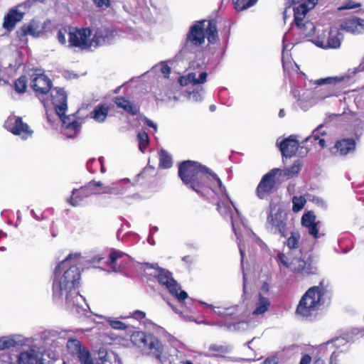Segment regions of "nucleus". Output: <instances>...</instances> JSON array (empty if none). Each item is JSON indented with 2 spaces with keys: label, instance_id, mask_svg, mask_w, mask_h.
Wrapping results in <instances>:
<instances>
[{
  "label": "nucleus",
  "instance_id": "nucleus-1",
  "mask_svg": "<svg viewBox=\"0 0 364 364\" xmlns=\"http://www.w3.org/2000/svg\"><path fill=\"white\" fill-rule=\"evenodd\" d=\"M178 176L187 188L195 191L201 197L208 195L210 190L218 195L217 210L224 219L229 220L231 222L232 230L237 237L241 257V269L243 274L242 303L240 306L226 308L215 307L202 301H200L199 303L211 309L215 314L221 317L226 318L237 313L239 311H242L243 316L248 318L250 315V300L247 289L248 277L244 267L245 247L242 242L245 237L250 236V229L245 224L238 210L235 207L228 195L225 187L216 174L210 173L209 170H178Z\"/></svg>",
  "mask_w": 364,
  "mask_h": 364
},
{
  "label": "nucleus",
  "instance_id": "nucleus-2",
  "mask_svg": "<svg viewBox=\"0 0 364 364\" xmlns=\"http://www.w3.org/2000/svg\"><path fill=\"white\" fill-rule=\"evenodd\" d=\"M80 257L79 253L68 255L55 267L53 279V299H65L67 307L71 310L76 309L77 312L83 309V304L85 303V298L77 291L81 277L77 267Z\"/></svg>",
  "mask_w": 364,
  "mask_h": 364
},
{
  "label": "nucleus",
  "instance_id": "nucleus-3",
  "mask_svg": "<svg viewBox=\"0 0 364 364\" xmlns=\"http://www.w3.org/2000/svg\"><path fill=\"white\" fill-rule=\"evenodd\" d=\"M205 21H196L190 27L180 50V54L196 53L205 43V38L210 43H214L218 41V36L215 21H208L207 26H205Z\"/></svg>",
  "mask_w": 364,
  "mask_h": 364
},
{
  "label": "nucleus",
  "instance_id": "nucleus-4",
  "mask_svg": "<svg viewBox=\"0 0 364 364\" xmlns=\"http://www.w3.org/2000/svg\"><path fill=\"white\" fill-rule=\"evenodd\" d=\"M133 336L136 342L149 350V353L155 356L162 363L168 360L169 364H171L174 361V357L178 355V350L176 348L164 346L156 336L151 333L137 332Z\"/></svg>",
  "mask_w": 364,
  "mask_h": 364
},
{
  "label": "nucleus",
  "instance_id": "nucleus-5",
  "mask_svg": "<svg viewBox=\"0 0 364 364\" xmlns=\"http://www.w3.org/2000/svg\"><path fill=\"white\" fill-rule=\"evenodd\" d=\"M297 82L291 87V93L296 100L295 105L303 111H307L314 105L316 103L315 101V91L312 90L311 86L318 85L316 80H307L304 73L300 72L296 73ZM321 85H318L321 86Z\"/></svg>",
  "mask_w": 364,
  "mask_h": 364
},
{
  "label": "nucleus",
  "instance_id": "nucleus-6",
  "mask_svg": "<svg viewBox=\"0 0 364 364\" xmlns=\"http://www.w3.org/2000/svg\"><path fill=\"white\" fill-rule=\"evenodd\" d=\"M323 289L319 286L309 288L301 298L296 314L304 319L311 321L317 314L321 303Z\"/></svg>",
  "mask_w": 364,
  "mask_h": 364
},
{
  "label": "nucleus",
  "instance_id": "nucleus-7",
  "mask_svg": "<svg viewBox=\"0 0 364 364\" xmlns=\"http://www.w3.org/2000/svg\"><path fill=\"white\" fill-rule=\"evenodd\" d=\"M144 267L145 269L148 268L154 269L156 270L155 276L157 277L158 282L164 285L168 291L177 298L181 307L184 305L191 311V307L188 305L191 304L192 299L188 298V294L185 291L181 290V287L173 278L172 274L169 271L159 267L157 264L145 263Z\"/></svg>",
  "mask_w": 364,
  "mask_h": 364
},
{
  "label": "nucleus",
  "instance_id": "nucleus-8",
  "mask_svg": "<svg viewBox=\"0 0 364 364\" xmlns=\"http://www.w3.org/2000/svg\"><path fill=\"white\" fill-rule=\"evenodd\" d=\"M266 225L272 233L279 234L282 237H287V213L283 203L271 200Z\"/></svg>",
  "mask_w": 364,
  "mask_h": 364
},
{
  "label": "nucleus",
  "instance_id": "nucleus-9",
  "mask_svg": "<svg viewBox=\"0 0 364 364\" xmlns=\"http://www.w3.org/2000/svg\"><path fill=\"white\" fill-rule=\"evenodd\" d=\"M348 340L338 337L321 344L318 353L322 356L330 355L329 364H346L349 358Z\"/></svg>",
  "mask_w": 364,
  "mask_h": 364
},
{
  "label": "nucleus",
  "instance_id": "nucleus-10",
  "mask_svg": "<svg viewBox=\"0 0 364 364\" xmlns=\"http://www.w3.org/2000/svg\"><path fill=\"white\" fill-rule=\"evenodd\" d=\"M64 332L57 330H46L33 339V343H38V346L47 353L49 358H54V350L63 345Z\"/></svg>",
  "mask_w": 364,
  "mask_h": 364
},
{
  "label": "nucleus",
  "instance_id": "nucleus-11",
  "mask_svg": "<svg viewBox=\"0 0 364 364\" xmlns=\"http://www.w3.org/2000/svg\"><path fill=\"white\" fill-rule=\"evenodd\" d=\"M24 344L20 336H3L0 338V361L6 364L14 363L18 353Z\"/></svg>",
  "mask_w": 364,
  "mask_h": 364
},
{
  "label": "nucleus",
  "instance_id": "nucleus-12",
  "mask_svg": "<svg viewBox=\"0 0 364 364\" xmlns=\"http://www.w3.org/2000/svg\"><path fill=\"white\" fill-rule=\"evenodd\" d=\"M289 269L294 274L306 277L316 274L317 272L316 266L313 264L311 257L309 256L306 259L304 257L301 251L294 255L289 262Z\"/></svg>",
  "mask_w": 364,
  "mask_h": 364
},
{
  "label": "nucleus",
  "instance_id": "nucleus-13",
  "mask_svg": "<svg viewBox=\"0 0 364 364\" xmlns=\"http://www.w3.org/2000/svg\"><path fill=\"white\" fill-rule=\"evenodd\" d=\"M92 32L88 28H73L68 33V46L80 50H90L93 46L90 39Z\"/></svg>",
  "mask_w": 364,
  "mask_h": 364
},
{
  "label": "nucleus",
  "instance_id": "nucleus-14",
  "mask_svg": "<svg viewBox=\"0 0 364 364\" xmlns=\"http://www.w3.org/2000/svg\"><path fill=\"white\" fill-rule=\"evenodd\" d=\"M342 34L336 28H331L329 31H325L318 36L315 44L321 48H338L341 44Z\"/></svg>",
  "mask_w": 364,
  "mask_h": 364
},
{
  "label": "nucleus",
  "instance_id": "nucleus-15",
  "mask_svg": "<svg viewBox=\"0 0 364 364\" xmlns=\"http://www.w3.org/2000/svg\"><path fill=\"white\" fill-rule=\"evenodd\" d=\"M4 127L13 134L21 136L23 139L31 137L33 131L29 126L22 121L19 117L11 115L4 122Z\"/></svg>",
  "mask_w": 364,
  "mask_h": 364
},
{
  "label": "nucleus",
  "instance_id": "nucleus-16",
  "mask_svg": "<svg viewBox=\"0 0 364 364\" xmlns=\"http://www.w3.org/2000/svg\"><path fill=\"white\" fill-rule=\"evenodd\" d=\"M70 355L77 359L80 364H94L90 350L82 346L77 339H69L66 343Z\"/></svg>",
  "mask_w": 364,
  "mask_h": 364
},
{
  "label": "nucleus",
  "instance_id": "nucleus-17",
  "mask_svg": "<svg viewBox=\"0 0 364 364\" xmlns=\"http://www.w3.org/2000/svg\"><path fill=\"white\" fill-rule=\"evenodd\" d=\"M232 347L231 345L223 343H212L205 347V350L200 353V355L209 358L210 361L215 359L225 358L226 355L231 353Z\"/></svg>",
  "mask_w": 364,
  "mask_h": 364
},
{
  "label": "nucleus",
  "instance_id": "nucleus-18",
  "mask_svg": "<svg viewBox=\"0 0 364 364\" xmlns=\"http://www.w3.org/2000/svg\"><path fill=\"white\" fill-rule=\"evenodd\" d=\"M31 86L41 99V97L51 92L52 82L46 75L35 73L31 75Z\"/></svg>",
  "mask_w": 364,
  "mask_h": 364
},
{
  "label": "nucleus",
  "instance_id": "nucleus-19",
  "mask_svg": "<svg viewBox=\"0 0 364 364\" xmlns=\"http://www.w3.org/2000/svg\"><path fill=\"white\" fill-rule=\"evenodd\" d=\"M50 97L56 114L62 117L68 109L66 92L62 88L54 87L51 90Z\"/></svg>",
  "mask_w": 364,
  "mask_h": 364
},
{
  "label": "nucleus",
  "instance_id": "nucleus-20",
  "mask_svg": "<svg viewBox=\"0 0 364 364\" xmlns=\"http://www.w3.org/2000/svg\"><path fill=\"white\" fill-rule=\"evenodd\" d=\"M363 70L364 58L358 67L349 69L345 75H341L339 77H328L325 78H320L318 79L316 83L318 85H331L336 84L341 81L346 82V83H350L353 81V77L357 73L362 72Z\"/></svg>",
  "mask_w": 364,
  "mask_h": 364
},
{
  "label": "nucleus",
  "instance_id": "nucleus-21",
  "mask_svg": "<svg viewBox=\"0 0 364 364\" xmlns=\"http://www.w3.org/2000/svg\"><path fill=\"white\" fill-rule=\"evenodd\" d=\"M63 122V134L67 138H73L80 130L81 123L75 119L74 115H64L59 117Z\"/></svg>",
  "mask_w": 364,
  "mask_h": 364
},
{
  "label": "nucleus",
  "instance_id": "nucleus-22",
  "mask_svg": "<svg viewBox=\"0 0 364 364\" xmlns=\"http://www.w3.org/2000/svg\"><path fill=\"white\" fill-rule=\"evenodd\" d=\"M92 194H100L97 190H90L86 184L80 188H74L72 191L71 196L67 199V202L72 206H78L87 197Z\"/></svg>",
  "mask_w": 364,
  "mask_h": 364
},
{
  "label": "nucleus",
  "instance_id": "nucleus-23",
  "mask_svg": "<svg viewBox=\"0 0 364 364\" xmlns=\"http://www.w3.org/2000/svg\"><path fill=\"white\" fill-rule=\"evenodd\" d=\"M275 178L272 177V173H267L263 176L257 188V194L260 199L266 198L272 193L275 188Z\"/></svg>",
  "mask_w": 364,
  "mask_h": 364
},
{
  "label": "nucleus",
  "instance_id": "nucleus-24",
  "mask_svg": "<svg viewBox=\"0 0 364 364\" xmlns=\"http://www.w3.org/2000/svg\"><path fill=\"white\" fill-rule=\"evenodd\" d=\"M279 145V150L283 157H291L296 154L299 148V141L294 135H291L288 138L283 139Z\"/></svg>",
  "mask_w": 364,
  "mask_h": 364
},
{
  "label": "nucleus",
  "instance_id": "nucleus-25",
  "mask_svg": "<svg viewBox=\"0 0 364 364\" xmlns=\"http://www.w3.org/2000/svg\"><path fill=\"white\" fill-rule=\"evenodd\" d=\"M317 1V0L304 1L294 8V21L296 26H301L306 14L316 6Z\"/></svg>",
  "mask_w": 364,
  "mask_h": 364
},
{
  "label": "nucleus",
  "instance_id": "nucleus-26",
  "mask_svg": "<svg viewBox=\"0 0 364 364\" xmlns=\"http://www.w3.org/2000/svg\"><path fill=\"white\" fill-rule=\"evenodd\" d=\"M316 215L313 211L305 213L301 217V225L305 228L309 234L314 239L319 237L318 222L316 221Z\"/></svg>",
  "mask_w": 364,
  "mask_h": 364
},
{
  "label": "nucleus",
  "instance_id": "nucleus-27",
  "mask_svg": "<svg viewBox=\"0 0 364 364\" xmlns=\"http://www.w3.org/2000/svg\"><path fill=\"white\" fill-rule=\"evenodd\" d=\"M114 36V31L111 28L101 27L97 29L91 39L94 47L109 43Z\"/></svg>",
  "mask_w": 364,
  "mask_h": 364
},
{
  "label": "nucleus",
  "instance_id": "nucleus-28",
  "mask_svg": "<svg viewBox=\"0 0 364 364\" xmlns=\"http://www.w3.org/2000/svg\"><path fill=\"white\" fill-rule=\"evenodd\" d=\"M132 186V183L128 178H124L119 181L112 183L109 186H105L100 194H124L127 189Z\"/></svg>",
  "mask_w": 364,
  "mask_h": 364
},
{
  "label": "nucleus",
  "instance_id": "nucleus-29",
  "mask_svg": "<svg viewBox=\"0 0 364 364\" xmlns=\"http://www.w3.org/2000/svg\"><path fill=\"white\" fill-rule=\"evenodd\" d=\"M341 27L352 34H361L364 33V19L357 17L348 18L341 23Z\"/></svg>",
  "mask_w": 364,
  "mask_h": 364
},
{
  "label": "nucleus",
  "instance_id": "nucleus-30",
  "mask_svg": "<svg viewBox=\"0 0 364 364\" xmlns=\"http://www.w3.org/2000/svg\"><path fill=\"white\" fill-rule=\"evenodd\" d=\"M207 75L206 72H200L198 74L197 72H191L186 76L180 77L178 82L181 86H186L189 84L193 85L203 84L206 81Z\"/></svg>",
  "mask_w": 364,
  "mask_h": 364
},
{
  "label": "nucleus",
  "instance_id": "nucleus-31",
  "mask_svg": "<svg viewBox=\"0 0 364 364\" xmlns=\"http://www.w3.org/2000/svg\"><path fill=\"white\" fill-rule=\"evenodd\" d=\"M97 364H122L119 355L111 350L100 348Z\"/></svg>",
  "mask_w": 364,
  "mask_h": 364
},
{
  "label": "nucleus",
  "instance_id": "nucleus-32",
  "mask_svg": "<svg viewBox=\"0 0 364 364\" xmlns=\"http://www.w3.org/2000/svg\"><path fill=\"white\" fill-rule=\"evenodd\" d=\"M336 150L335 154L341 156L347 155L348 153L353 151L355 149V142L353 139H343L338 141L334 146Z\"/></svg>",
  "mask_w": 364,
  "mask_h": 364
},
{
  "label": "nucleus",
  "instance_id": "nucleus-33",
  "mask_svg": "<svg viewBox=\"0 0 364 364\" xmlns=\"http://www.w3.org/2000/svg\"><path fill=\"white\" fill-rule=\"evenodd\" d=\"M23 16V13L17 10H11L4 17L3 27L9 31H12L16 23L22 20Z\"/></svg>",
  "mask_w": 364,
  "mask_h": 364
},
{
  "label": "nucleus",
  "instance_id": "nucleus-34",
  "mask_svg": "<svg viewBox=\"0 0 364 364\" xmlns=\"http://www.w3.org/2000/svg\"><path fill=\"white\" fill-rule=\"evenodd\" d=\"M114 103L118 107L123 109L127 113L132 115H136L139 112L138 106L132 104L124 97H117L114 99Z\"/></svg>",
  "mask_w": 364,
  "mask_h": 364
},
{
  "label": "nucleus",
  "instance_id": "nucleus-35",
  "mask_svg": "<svg viewBox=\"0 0 364 364\" xmlns=\"http://www.w3.org/2000/svg\"><path fill=\"white\" fill-rule=\"evenodd\" d=\"M21 36H32L38 37L41 33V26L38 21H31L28 23L24 24L21 28Z\"/></svg>",
  "mask_w": 364,
  "mask_h": 364
},
{
  "label": "nucleus",
  "instance_id": "nucleus-36",
  "mask_svg": "<svg viewBox=\"0 0 364 364\" xmlns=\"http://www.w3.org/2000/svg\"><path fill=\"white\" fill-rule=\"evenodd\" d=\"M300 243V234L298 232H291L290 236L287 238L285 244L291 250V255L299 253Z\"/></svg>",
  "mask_w": 364,
  "mask_h": 364
},
{
  "label": "nucleus",
  "instance_id": "nucleus-37",
  "mask_svg": "<svg viewBox=\"0 0 364 364\" xmlns=\"http://www.w3.org/2000/svg\"><path fill=\"white\" fill-rule=\"evenodd\" d=\"M108 112L109 109L106 105H99L90 113V117L98 122H103L108 115Z\"/></svg>",
  "mask_w": 364,
  "mask_h": 364
},
{
  "label": "nucleus",
  "instance_id": "nucleus-38",
  "mask_svg": "<svg viewBox=\"0 0 364 364\" xmlns=\"http://www.w3.org/2000/svg\"><path fill=\"white\" fill-rule=\"evenodd\" d=\"M124 255L125 254L123 252L119 250H113L111 251L106 263L111 267L113 272H117L119 271L120 268L119 267H117L116 262Z\"/></svg>",
  "mask_w": 364,
  "mask_h": 364
},
{
  "label": "nucleus",
  "instance_id": "nucleus-39",
  "mask_svg": "<svg viewBox=\"0 0 364 364\" xmlns=\"http://www.w3.org/2000/svg\"><path fill=\"white\" fill-rule=\"evenodd\" d=\"M323 127V126L321 124L316 129H315L313 131L312 134L306 139V141H311L312 142L313 141H318L319 146L321 148H324L326 146V141L320 137L321 135L326 134V132L322 130Z\"/></svg>",
  "mask_w": 364,
  "mask_h": 364
},
{
  "label": "nucleus",
  "instance_id": "nucleus-40",
  "mask_svg": "<svg viewBox=\"0 0 364 364\" xmlns=\"http://www.w3.org/2000/svg\"><path fill=\"white\" fill-rule=\"evenodd\" d=\"M270 306V301L269 298H264L261 296L259 297L258 302L257 303V306L252 312V315H260L263 314L269 309Z\"/></svg>",
  "mask_w": 364,
  "mask_h": 364
},
{
  "label": "nucleus",
  "instance_id": "nucleus-41",
  "mask_svg": "<svg viewBox=\"0 0 364 364\" xmlns=\"http://www.w3.org/2000/svg\"><path fill=\"white\" fill-rule=\"evenodd\" d=\"M297 27L300 30L299 34L304 37L311 36L315 33L316 27L311 21H306L304 23L301 22V26Z\"/></svg>",
  "mask_w": 364,
  "mask_h": 364
},
{
  "label": "nucleus",
  "instance_id": "nucleus-42",
  "mask_svg": "<svg viewBox=\"0 0 364 364\" xmlns=\"http://www.w3.org/2000/svg\"><path fill=\"white\" fill-rule=\"evenodd\" d=\"M137 140L139 150L141 152H144L149 144V138L147 132L145 131H139L137 134Z\"/></svg>",
  "mask_w": 364,
  "mask_h": 364
},
{
  "label": "nucleus",
  "instance_id": "nucleus-43",
  "mask_svg": "<svg viewBox=\"0 0 364 364\" xmlns=\"http://www.w3.org/2000/svg\"><path fill=\"white\" fill-rule=\"evenodd\" d=\"M159 166L164 168H168L172 166L171 157L164 149H161L159 152Z\"/></svg>",
  "mask_w": 364,
  "mask_h": 364
},
{
  "label": "nucleus",
  "instance_id": "nucleus-44",
  "mask_svg": "<svg viewBox=\"0 0 364 364\" xmlns=\"http://www.w3.org/2000/svg\"><path fill=\"white\" fill-rule=\"evenodd\" d=\"M27 80L25 76H21L14 82V89L18 93L25 92L27 87Z\"/></svg>",
  "mask_w": 364,
  "mask_h": 364
},
{
  "label": "nucleus",
  "instance_id": "nucleus-45",
  "mask_svg": "<svg viewBox=\"0 0 364 364\" xmlns=\"http://www.w3.org/2000/svg\"><path fill=\"white\" fill-rule=\"evenodd\" d=\"M301 164L299 160H296L289 168H287V178H292L301 171Z\"/></svg>",
  "mask_w": 364,
  "mask_h": 364
},
{
  "label": "nucleus",
  "instance_id": "nucleus-46",
  "mask_svg": "<svg viewBox=\"0 0 364 364\" xmlns=\"http://www.w3.org/2000/svg\"><path fill=\"white\" fill-rule=\"evenodd\" d=\"M287 33L284 34L283 37V50H282V65L284 68V70H286L288 67V64L291 63V59H287L288 56V52H287Z\"/></svg>",
  "mask_w": 364,
  "mask_h": 364
},
{
  "label": "nucleus",
  "instance_id": "nucleus-47",
  "mask_svg": "<svg viewBox=\"0 0 364 364\" xmlns=\"http://www.w3.org/2000/svg\"><path fill=\"white\" fill-rule=\"evenodd\" d=\"M292 210L297 213L304 208L306 200L302 197L294 196L292 198Z\"/></svg>",
  "mask_w": 364,
  "mask_h": 364
},
{
  "label": "nucleus",
  "instance_id": "nucleus-48",
  "mask_svg": "<svg viewBox=\"0 0 364 364\" xmlns=\"http://www.w3.org/2000/svg\"><path fill=\"white\" fill-rule=\"evenodd\" d=\"M294 255H291L290 253L289 256H286L284 253H279L277 257V260L279 264L289 269V262Z\"/></svg>",
  "mask_w": 364,
  "mask_h": 364
},
{
  "label": "nucleus",
  "instance_id": "nucleus-49",
  "mask_svg": "<svg viewBox=\"0 0 364 364\" xmlns=\"http://www.w3.org/2000/svg\"><path fill=\"white\" fill-rule=\"evenodd\" d=\"M235 8L240 11L248 9L250 6V0H232Z\"/></svg>",
  "mask_w": 364,
  "mask_h": 364
},
{
  "label": "nucleus",
  "instance_id": "nucleus-50",
  "mask_svg": "<svg viewBox=\"0 0 364 364\" xmlns=\"http://www.w3.org/2000/svg\"><path fill=\"white\" fill-rule=\"evenodd\" d=\"M268 173H272V177H274L275 179L277 177L278 178L284 179V178H287V169L284 168H275L269 171Z\"/></svg>",
  "mask_w": 364,
  "mask_h": 364
},
{
  "label": "nucleus",
  "instance_id": "nucleus-51",
  "mask_svg": "<svg viewBox=\"0 0 364 364\" xmlns=\"http://www.w3.org/2000/svg\"><path fill=\"white\" fill-rule=\"evenodd\" d=\"M252 245L258 246L261 250H265L267 248V245L252 231Z\"/></svg>",
  "mask_w": 364,
  "mask_h": 364
},
{
  "label": "nucleus",
  "instance_id": "nucleus-52",
  "mask_svg": "<svg viewBox=\"0 0 364 364\" xmlns=\"http://www.w3.org/2000/svg\"><path fill=\"white\" fill-rule=\"evenodd\" d=\"M203 90L201 88L200 90H193L191 92H188V98L191 100L195 101V102H200L203 99Z\"/></svg>",
  "mask_w": 364,
  "mask_h": 364
},
{
  "label": "nucleus",
  "instance_id": "nucleus-53",
  "mask_svg": "<svg viewBox=\"0 0 364 364\" xmlns=\"http://www.w3.org/2000/svg\"><path fill=\"white\" fill-rule=\"evenodd\" d=\"M109 323L112 326V328L118 330H125L127 328V325L122 321L112 320L109 318L108 320Z\"/></svg>",
  "mask_w": 364,
  "mask_h": 364
},
{
  "label": "nucleus",
  "instance_id": "nucleus-54",
  "mask_svg": "<svg viewBox=\"0 0 364 364\" xmlns=\"http://www.w3.org/2000/svg\"><path fill=\"white\" fill-rule=\"evenodd\" d=\"M99 163V160L97 161L95 159H90L87 162V168L89 172L95 173L97 171V166Z\"/></svg>",
  "mask_w": 364,
  "mask_h": 364
},
{
  "label": "nucleus",
  "instance_id": "nucleus-55",
  "mask_svg": "<svg viewBox=\"0 0 364 364\" xmlns=\"http://www.w3.org/2000/svg\"><path fill=\"white\" fill-rule=\"evenodd\" d=\"M234 329L237 331L247 330L250 327L249 320H242L233 325Z\"/></svg>",
  "mask_w": 364,
  "mask_h": 364
},
{
  "label": "nucleus",
  "instance_id": "nucleus-56",
  "mask_svg": "<svg viewBox=\"0 0 364 364\" xmlns=\"http://www.w3.org/2000/svg\"><path fill=\"white\" fill-rule=\"evenodd\" d=\"M269 285L268 283L264 282L260 287V289H259V291L258 294V297H261V296H262V297H264V298H269Z\"/></svg>",
  "mask_w": 364,
  "mask_h": 364
},
{
  "label": "nucleus",
  "instance_id": "nucleus-57",
  "mask_svg": "<svg viewBox=\"0 0 364 364\" xmlns=\"http://www.w3.org/2000/svg\"><path fill=\"white\" fill-rule=\"evenodd\" d=\"M87 185L90 190H97L100 191H102L103 190V187H105L102 182L95 181H90Z\"/></svg>",
  "mask_w": 364,
  "mask_h": 364
},
{
  "label": "nucleus",
  "instance_id": "nucleus-58",
  "mask_svg": "<svg viewBox=\"0 0 364 364\" xmlns=\"http://www.w3.org/2000/svg\"><path fill=\"white\" fill-rule=\"evenodd\" d=\"M360 6V4L355 3L353 1H346L343 5L339 8L340 10H344V9H357Z\"/></svg>",
  "mask_w": 364,
  "mask_h": 364
},
{
  "label": "nucleus",
  "instance_id": "nucleus-59",
  "mask_svg": "<svg viewBox=\"0 0 364 364\" xmlns=\"http://www.w3.org/2000/svg\"><path fill=\"white\" fill-rule=\"evenodd\" d=\"M67 33L66 28L59 29L57 33V38L61 44L66 43L65 35Z\"/></svg>",
  "mask_w": 364,
  "mask_h": 364
},
{
  "label": "nucleus",
  "instance_id": "nucleus-60",
  "mask_svg": "<svg viewBox=\"0 0 364 364\" xmlns=\"http://www.w3.org/2000/svg\"><path fill=\"white\" fill-rule=\"evenodd\" d=\"M230 361V358L228 357V355H226L225 358L215 359L213 361H209V364H228Z\"/></svg>",
  "mask_w": 364,
  "mask_h": 364
},
{
  "label": "nucleus",
  "instance_id": "nucleus-61",
  "mask_svg": "<svg viewBox=\"0 0 364 364\" xmlns=\"http://www.w3.org/2000/svg\"><path fill=\"white\" fill-rule=\"evenodd\" d=\"M145 316H146L145 312L139 311V310H136L132 314V316L136 320H141L142 318H144L145 317Z\"/></svg>",
  "mask_w": 364,
  "mask_h": 364
},
{
  "label": "nucleus",
  "instance_id": "nucleus-62",
  "mask_svg": "<svg viewBox=\"0 0 364 364\" xmlns=\"http://www.w3.org/2000/svg\"><path fill=\"white\" fill-rule=\"evenodd\" d=\"M93 1L98 7H102L104 6L109 7L110 5L109 0H93Z\"/></svg>",
  "mask_w": 364,
  "mask_h": 364
},
{
  "label": "nucleus",
  "instance_id": "nucleus-63",
  "mask_svg": "<svg viewBox=\"0 0 364 364\" xmlns=\"http://www.w3.org/2000/svg\"><path fill=\"white\" fill-rule=\"evenodd\" d=\"M311 362V357L309 354L304 355L299 362V364H310Z\"/></svg>",
  "mask_w": 364,
  "mask_h": 364
},
{
  "label": "nucleus",
  "instance_id": "nucleus-64",
  "mask_svg": "<svg viewBox=\"0 0 364 364\" xmlns=\"http://www.w3.org/2000/svg\"><path fill=\"white\" fill-rule=\"evenodd\" d=\"M261 364H277V359L276 357H269L265 359Z\"/></svg>",
  "mask_w": 364,
  "mask_h": 364
}]
</instances>
